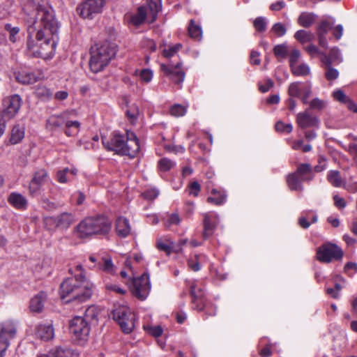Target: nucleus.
<instances>
[{
	"label": "nucleus",
	"instance_id": "36",
	"mask_svg": "<svg viewBox=\"0 0 357 357\" xmlns=\"http://www.w3.org/2000/svg\"><path fill=\"white\" fill-rule=\"evenodd\" d=\"M35 95L43 100H48L52 96V92L45 86H37L34 91Z\"/></svg>",
	"mask_w": 357,
	"mask_h": 357
},
{
	"label": "nucleus",
	"instance_id": "23",
	"mask_svg": "<svg viewBox=\"0 0 357 357\" xmlns=\"http://www.w3.org/2000/svg\"><path fill=\"white\" fill-rule=\"evenodd\" d=\"M8 202L17 209L24 210L27 206V199L18 192H11L8 197Z\"/></svg>",
	"mask_w": 357,
	"mask_h": 357
},
{
	"label": "nucleus",
	"instance_id": "42",
	"mask_svg": "<svg viewBox=\"0 0 357 357\" xmlns=\"http://www.w3.org/2000/svg\"><path fill=\"white\" fill-rule=\"evenodd\" d=\"M102 263H98V268L108 273H114V266L111 258H102Z\"/></svg>",
	"mask_w": 357,
	"mask_h": 357
},
{
	"label": "nucleus",
	"instance_id": "38",
	"mask_svg": "<svg viewBox=\"0 0 357 357\" xmlns=\"http://www.w3.org/2000/svg\"><path fill=\"white\" fill-rule=\"evenodd\" d=\"M291 70L296 76H306L310 73V68L306 63L296 64L291 68Z\"/></svg>",
	"mask_w": 357,
	"mask_h": 357
},
{
	"label": "nucleus",
	"instance_id": "28",
	"mask_svg": "<svg viewBox=\"0 0 357 357\" xmlns=\"http://www.w3.org/2000/svg\"><path fill=\"white\" fill-rule=\"evenodd\" d=\"M317 17L312 13L303 12L298 18V23L303 27L308 28L314 23Z\"/></svg>",
	"mask_w": 357,
	"mask_h": 357
},
{
	"label": "nucleus",
	"instance_id": "37",
	"mask_svg": "<svg viewBox=\"0 0 357 357\" xmlns=\"http://www.w3.org/2000/svg\"><path fill=\"white\" fill-rule=\"evenodd\" d=\"M323 55H325L329 60L330 63H340L342 61L340 51L337 47H333L330 50L329 54L321 53V60L323 59Z\"/></svg>",
	"mask_w": 357,
	"mask_h": 357
},
{
	"label": "nucleus",
	"instance_id": "11",
	"mask_svg": "<svg viewBox=\"0 0 357 357\" xmlns=\"http://www.w3.org/2000/svg\"><path fill=\"white\" fill-rule=\"evenodd\" d=\"M130 290L134 296L141 301L145 300L151 290L149 274L145 273L140 277L133 279Z\"/></svg>",
	"mask_w": 357,
	"mask_h": 357
},
{
	"label": "nucleus",
	"instance_id": "59",
	"mask_svg": "<svg viewBox=\"0 0 357 357\" xmlns=\"http://www.w3.org/2000/svg\"><path fill=\"white\" fill-rule=\"evenodd\" d=\"M301 56L299 50L294 49L291 51L289 56V66L290 68L298 64V59Z\"/></svg>",
	"mask_w": 357,
	"mask_h": 357
},
{
	"label": "nucleus",
	"instance_id": "49",
	"mask_svg": "<svg viewBox=\"0 0 357 357\" xmlns=\"http://www.w3.org/2000/svg\"><path fill=\"white\" fill-rule=\"evenodd\" d=\"M158 165L160 170L166 172L174 167L175 162L168 158H164L159 160Z\"/></svg>",
	"mask_w": 357,
	"mask_h": 357
},
{
	"label": "nucleus",
	"instance_id": "33",
	"mask_svg": "<svg viewBox=\"0 0 357 357\" xmlns=\"http://www.w3.org/2000/svg\"><path fill=\"white\" fill-rule=\"evenodd\" d=\"M294 38L299 43L304 44L312 41L314 39V35L310 31L301 29L295 33Z\"/></svg>",
	"mask_w": 357,
	"mask_h": 357
},
{
	"label": "nucleus",
	"instance_id": "21",
	"mask_svg": "<svg viewBox=\"0 0 357 357\" xmlns=\"http://www.w3.org/2000/svg\"><path fill=\"white\" fill-rule=\"evenodd\" d=\"M146 10L148 18L150 23L153 22L158 16V14L162 9L161 0H147Z\"/></svg>",
	"mask_w": 357,
	"mask_h": 357
},
{
	"label": "nucleus",
	"instance_id": "50",
	"mask_svg": "<svg viewBox=\"0 0 357 357\" xmlns=\"http://www.w3.org/2000/svg\"><path fill=\"white\" fill-rule=\"evenodd\" d=\"M273 52L277 57L285 58L288 53L287 47L284 44L277 45L273 49Z\"/></svg>",
	"mask_w": 357,
	"mask_h": 357
},
{
	"label": "nucleus",
	"instance_id": "52",
	"mask_svg": "<svg viewBox=\"0 0 357 357\" xmlns=\"http://www.w3.org/2000/svg\"><path fill=\"white\" fill-rule=\"evenodd\" d=\"M41 204L43 208L47 211H54L59 207V204L54 202L50 200L47 197H43Z\"/></svg>",
	"mask_w": 357,
	"mask_h": 357
},
{
	"label": "nucleus",
	"instance_id": "19",
	"mask_svg": "<svg viewBox=\"0 0 357 357\" xmlns=\"http://www.w3.org/2000/svg\"><path fill=\"white\" fill-rule=\"evenodd\" d=\"M296 121L298 126L303 129L317 127L319 123L318 118L311 115L307 109L297 114Z\"/></svg>",
	"mask_w": 357,
	"mask_h": 357
},
{
	"label": "nucleus",
	"instance_id": "32",
	"mask_svg": "<svg viewBox=\"0 0 357 357\" xmlns=\"http://www.w3.org/2000/svg\"><path fill=\"white\" fill-rule=\"evenodd\" d=\"M4 29L8 33L9 40L15 43L20 39V29L18 26H13L10 24H6L4 26Z\"/></svg>",
	"mask_w": 357,
	"mask_h": 357
},
{
	"label": "nucleus",
	"instance_id": "14",
	"mask_svg": "<svg viewBox=\"0 0 357 357\" xmlns=\"http://www.w3.org/2000/svg\"><path fill=\"white\" fill-rule=\"evenodd\" d=\"M182 63L177 62L176 64L162 63L160 69L174 83L181 88V84L184 81L185 73L181 68Z\"/></svg>",
	"mask_w": 357,
	"mask_h": 357
},
{
	"label": "nucleus",
	"instance_id": "1",
	"mask_svg": "<svg viewBox=\"0 0 357 357\" xmlns=\"http://www.w3.org/2000/svg\"><path fill=\"white\" fill-rule=\"evenodd\" d=\"M26 26V54L33 57H52L58 42L59 23L45 0H28L22 7Z\"/></svg>",
	"mask_w": 357,
	"mask_h": 357
},
{
	"label": "nucleus",
	"instance_id": "17",
	"mask_svg": "<svg viewBox=\"0 0 357 357\" xmlns=\"http://www.w3.org/2000/svg\"><path fill=\"white\" fill-rule=\"evenodd\" d=\"M112 314L113 319L118 322L123 333L128 334L132 331L134 324L130 318L131 314L127 308L116 309Z\"/></svg>",
	"mask_w": 357,
	"mask_h": 357
},
{
	"label": "nucleus",
	"instance_id": "40",
	"mask_svg": "<svg viewBox=\"0 0 357 357\" xmlns=\"http://www.w3.org/2000/svg\"><path fill=\"white\" fill-rule=\"evenodd\" d=\"M50 357H77L70 349L58 347L50 352Z\"/></svg>",
	"mask_w": 357,
	"mask_h": 357
},
{
	"label": "nucleus",
	"instance_id": "61",
	"mask_svg": "<svg viewBox=\"0 0 357 357\" xmlns=\"http://www.w3.org/2000/svg\"><path fill=\"white\" fill-rule=\"evenodd\" d=\"M272 30L278 36H284L287 31L284 26L280 22L273 24Z\"/></svg>",
	"mask_w": 357,
	"mask_h": 357
},
{
	"label": "nucleus",
	"instance_id": "18",
	"mask_svg": "<svg viewBox=\"0 0 357 357\" xmlns=\"http://www.w3.org/2000/svg\"><path fill=\"white\" fill-rule=\"evenodd\" d=\"M204 216V231L203 237L206 239L211 236L219 221L218 215L214 213H206Z\"/></svg>",
	"mask_w": 357,
	"mask_h": 357
},
{
	"label": "nucleus",
	"instance_id": "25",
	"mask_svg": "<svg viewBox=\"0 0 357 357\" xmlns=\"http://www.w3.org/2000/svg\"><path fill=\"white\" fill-rule=\"evenodd\" d=\"M211 196L207 198V202L216 206L223 204L227 199V194L225 190L213 188L211 192Z\"/></svg>",
	"mask_w": 357,
	"mask_h": 357
},
{
	"label": "nucleus",
	"instance_id": "44",
	"mask_svg": "<svg viewBox=\"0 0 357 357\" xmlns=\"http://www.w3.org/2000/svg\"><path fill=\"white\" fill-rule=\"evenodd\" d=\"M169 241L159 240L157 241L156 247L158 250L165 252L167 255H169L173 252V247H172Z\"/></svg>",
	"mask_w": 357,
	"mask_h": 357
},
{
	"label": "nucleus",
	"instance_id": "39",
	"mask_svg": "<svg viewBox=\"0 0 357 357\" xmlns=\"http://www.w3.org/2000/svg\"><path fill=\"white\" fill-rule=\"evenodd\" d=\"M65 126L66 127L65 133L67 136L70 137L75 135L78 132L80 124L77 121H66Z\"/></svg>",
	"mask_w": 357,
	"mask_h": 357
},
{
	"label": "nucleus",
	"instance_id": "60",
	"mask_svg": "<svg viewBox=\"0 0 357 357\" xmlns=\"http://www.w3.org/2000/svg\"><path fill=\"white\" fill-rule=\"evenodd\" d=\"M344 272L349 276L357 273V264L354 262H348L345 264L344 268Z\"/></svg>",
	"mask_w": 357,
	"mask_h": 357
},
{
	"label": "nucleus",
	"instance_id": "48",
	"mask_svg": "<svg viewBox=\"0 0 357 357\" xmlns=\"http://www.w3.org/2000/svg\"><path fill=\"white\" fill-rule=\"evenodd\" d=\"M253 26L257 31L264 32L267 26L266 19L264 17H257L253 22Z\"/></svg>",
	"mask_w": 357,
	"mask_h": 357
},
{
	"label": "nucleus",
	"instance_id": "3",
	"mask_svg": "<svg viewBox=\"0 0 357 357\" xmlns=\"http://www.w3.org/2000/svg\"><path fill=\"white\" fill-rule=\"evenodd\" d=\"M102 142L107 150L130 158H134L140 148L136 135L129 131L126 135L114 132L110 139L102 137Z\"/></svg>",
	"mask_w": 357,
	"mask_h": 357
},
{
	"label": "nucleus",
	"instance_id": "63",
	"mask_svg": "<svg viewBox=\"0 0 357 357\" xmlns=\"http://www.w3.org/2000/svg\"><path fill=\"white\" fill-rule=\"evenodd\" d=\"M105 289L108 291H114L119 294H124L126 292V291L119 285L109 282L105 284Z\"/></svg>",
	"mask_w": 357,
	"mask_h": 357
},
{
	"label": "nucleus",
	"instance_id": "15",
	"mask_svg": "<svg viewBox=\"0 0 357 357\" xmlns=\"http://www.w3.org/2000/svg\"><path fill=\"white\" fill-rule=\"evenodd\" d=\"M105 0H86L78 8L83 18L92 19L93 15L102 12Z\"/></svg>",
	"mask_w": 357,
	"mask_h": 357
},
{
	"label": "nucleus",
	"instance_id": "2",
	"mask_svg": "<svg viewBox=\"0 0 357 357\" xmlns=\"http://www.w3.org/2000/svg\"><path fill=\"white\" fill-rule=\"evenodd\" d=\"M95 289V285L84 275L80 280L77 275L64 280L60 285V296L65 303L89 300Z\"/></svg>",
	"mask_w": 357,
	"mask_h": 357
},
{
	"label": "nucleus",
	"instance_id": "29",
	"mask_svg": "<svg viewBox=\"0 0 357 357\" xmlns=\"http://www.w3.org/2000/svg\"><path fill=\"white\" fill-rule=\"evenodd\" d=\"M146 17L148 18V13L146 6H140L138 8L137 13L130 17V22L138 26L142 24Z\"/></svg>",
	"mask_w": 357,
	"mask_h": 357
},
{
	"label": "nucleus",
	"instance_id": "10",
	"mask_svg": "<svg viewBox=\"0 0 357 357\" xmlns=\"http://www.w3.org/2000/svg\"><path fill=\"white\" fill-rule=\"evenodd\" d=\"M17 334L15 324L6 320L0 324V357H4L6 351L10 345V340Z\"/></svg>",
	"mask_w": 357,
	"mask_h": 357
},
{
	"label": "nucleus",
	"instance_id": "26",
	"mask_svg": "<svg viewBox=\"0 0 357 357\" xmlns=\"http://www.w3.org/2000/svg\"><path fill=\"white\" fill-rule=\"evenodd\" d=\"M116 234L123 238L128 236L130 233V226L128 219L119 217L116 221Z\"/></svg>",
	"mask_w": 357,
	"mask_h": 357
},
{
	"label": "nucleus",
	"instance_id": "45",
	"mask_svg": "<svg viewBox=\"0 0 357 357\" xmlns=\"http://www.w3.org/2000/svg\"><path fill=\"white\" fill-rule=\"evenodd\" d=\"M309 105L311 109L321 111L326 107V102L318 98H315L309 102Z\"/></svg>",
	"mask_w": 357,
	"mask_h": 357
},
{
	"label": "nucleus",
	"instance_id": "30",
	"mask_svg": "<svg viewBox=\"0 0 357 357\" xmlns=\"http://www.w3.org/2000/svg\"><path fill=\"white\" fill-rule=\"evenodd\" d=\"M24 137V127L22 125H15L11 131L10 141L13 144L19 143Z\"/></svg>",
	"mask_w": 357,
	"mask_h": 357
},
{
	"label": "nucleus",
	"instance_id": "41",
	"mask_svg": "<svg viewBox=\"0 0 357 357\" xmlns=\"http://www.w3.org/2000/svg\"><path fill=\"white\" fill-rule=\"evenodd\" d=\"M189 35L191 38L195 40H200L202 35V31L199 26L195 24L194 20H190V24L188 27Z\"/></svg>",
	"mask_w": 357,
	"mask_h": 357
},
{
	"label": "nucleus",
	"instance_id": "22",
	"mask_svg": "<svg viewBox=\"0 0 357 357\" xmlns=\"http://www.w3.org/2000/svg\"><path fill=\"white\" fill-rule=\"evenodd\" d=\"M321 67L328 81L335 80L339 77L338 70L332 66V63H330L328 59L325 55H323V59H321Z\"/></svg>",
	"mask_w": 357,
	"mask_h": 357
},
{
	"label": "nucleus",
	"instance_id": "55",
	"mask_svg": "<svg viewBox=\"0 0 357 357\" xmlns=\"http://www.w3.org/2000/svg\"><path fill=\"white\" fill-rule=\"evenodd\" d=\"M201 191V186L197 181L192 182L188 188V192L190 195L197 197Z\"/></svg>",
	"mask_w": 357,
	"mask_h": 357
},
{
	"label": "nucleus",
	"instance_id": "31",
	"mask_svg": "<svg viewBox=\"0 0 357 357\" xmlns=\"http://www.w3.org/2000/svg\"><path fill=\"white\" fill-rule=\"evenodd\" d=\"M328 181L334 187L340 188L342 187L344 181L340 176V174L337 170H331L327 174Z\"/></svg>",
	"mask_w": 357,
	"mask_h": 357
},
{
	"label": "nucleus",
	"instance_id": "27",
	"mask_svg": "<svg viewBox=\"0 0 357 357\" xmlns=\"http://www.w3.org/2000/svg\"><path fill=\"white\" fill-rule=\"evenodd\" d=\"M15 78L18 82L23 84H31L37 81V77L33 73L26 70L19 72Z\"/></svg>",
	"mask_w": 357,
	"mask_h": 357
},
{
	"label": "nucleus",
	"instance_id": "35",
	"mask_svg": "<svg viewBox=\"0 0 357 357\" xmlns=\"http://www.w3.org/2000/svg\"><path fill=\"white\" fill-rule=\"evenodd\" d=\"M31 180L36 183L37 184L42 186L46 182L50 181V178L48 176L47 171L44 169H40L34 173Z\"/></svg>",
	"mask_w": 357,
	"mask_h": 357
},
{
	"label": "nucleus",
	"instance_id": "43",
	"mask_svg": "<svg viewBox=\"0 0 357 357\" xmlns=\"http://www.w3.org/2000/svg\"><path fill=\"white\" fill-rule=\"evenodd\" d=\"M65 122L61 116H54L47 121V126L50 129H54L62 126Z\"/></svg>",
	"mask_w": 357,
	"mask_h": 357
},
{
	"label": "nucleus",
	"instance_id": "8",
	"mask_svg": "<svg viewBox=\"0 0 357 357\" xmlns=\"http://www.w3.org/2000/svg\"><path fill=\"white\" fill-rule=\"evenodd\" d=\"M69 330L73 338L78 341L79 344H82L86 341L89 335L90 326L84 318L76 316L70 320Z\"/></svg>",
	"mask_w": 357,
	"mask_h": 357
},
{
	"label": "nucleus",
	"instance_id": "6",
	"mask_svg": "<svg viewBox=\"0 0 357 357\" xmlns=\"http://www.w3.org/2000/svg\"><path fill=\"white\" fill-rule=\"evenodd\" d=\"M311 166L309 164H301L296 172L287 176V183L291 190L302 191L303 186L302 183L305 181H311L312 176Z\"/></svg>",
	"mask_w": 357,
	"mask_h": 357
},
{
	"label": "nucleus",
	"instance_id": "56",
	"mask_svg": "<svg viewBox=\"0 0 357 357\" xmlns=\"http://www.w3.org/2000/svg\"><path fill=\"white\" fill-rule=\"evenodd\" d=\"M333 96L337 101L344 104H347V102H349L350 99L341 89L333 91Z\"/></svg>",
	"mask_w": 357,
	"mask_h": 357
},
{
	"label": "nucleus",
	"instance_id": "46",
	"mask_svg": "<svg viewBox=\"0 0 357 357\" xmlns=\"http://www.w3.org/2000/svg\"><path fill=\"white\" fill-rule=\"evenodd\" d=\"M333 23H331L328 20H322L317 28V34L326 35L328 31L332 28Z\"/></svg>",
	"mask_w": 357,
	"mask_h": 357
},
{
	"label": "nucleus",
	"instance_id": "13",
	"mask_svg": "<svg viewBox=\"0 0 357 357\" xmlns=\"http://www.w3.org/2000/svg\"><path fill=\"white\" fill-rule=\"evenodd\" d=\"M288 94L290 97L300 98L303 104H307L312 94V84L310 82H292L289 86Z\"/></svg>",
	"mask_w": 357,
	"mask_h": 357
},
{
	"label": "nucleus",
	"instance_id": "62",
	"mask_svg": "<svg viewBox=\"0 0 357 357\" xmlns=\"http://www.w3.org/2000/svg\"><path fill=\"white\" fill-rule=\"evenodd\" d=\"M181 222V218L178 213H172L166 222V225L167 227H170L172 225H178Z\"/></svg>",
	"mask_w": 357,
	"mask_h": 357
},
{
	"label": "nucleus",
	"instance_id": "58",
	"mask_svg": "<svg viewBox=\"0 0 357 357\" xmlns=\"http://www.w3.org/2000/svg\"><path fill=\"white\" fill-rule=\"evenodd\" d=\"M159 195V191L156 188H152L145 190L142 194V197L147 200H153Z\"/></svg>",
	"mask_w": 357,
	"mask_h": 357
},
{
	"label": "nucleus",
	"instance_id": "24",
	"mask_svg": "<svg viewBox=\"0 0 357 357\" xmlns=\"http://www.w3.org/2000/svg\"><path fill=\"white\" fill-rule=\"evenodd\" d=\"M46 298L47 295L45 292H39L31 299L30 310L34 312H40L43 310Z\"/></svg>",
	"mask_w": 357,
	"mask_h": 357
},
{
	"label": "nucleus",
	"instance_id": "12",
	"mask_svg": "<svg viewBox=\"0 0 357 357\" xmlns=\"http://www.w3.org/2000/svg\"><path fill=\"white\" fill-rule=\"evenodd\" d=\"M75 220V215L72 213L64 212L56 216L45 218V224L50 230H54L56 228L66 229Z\"/></svg>",
	"mask_w": 357,
	"mask_h": 357
},
{
	"label": "nucleus",
	"instance_id": "51",
	"mask_svg": "<svg viewBox=\"0 0 357 357\" xmlns=\"http://www.w3.org/2000/svg\"><path fill=\"white\" fill-rule=\"evenodd\" d=\"M186 112V108L181 105L176 104L170 108V113L174 116H182Z\"/></svg>",
	"mask_w": 357,
	"mask_h": 357
},
{
	"label": "nucleus",
	"instance_id": "53",
	"mask_svg": "<svg viewBox=\"0 0 357 357\" xmlns=\"http://www.w3.org/2000/svg\"><path fill=\"white\" fill-rule=\"evenodd\" d=\"M140 79L145 82L149 83L152 80L153 72L150 69L146 68L140 70L139 73Z\"/></svg>",
	"mask_w": 357,
	"mask_h": 357
},
{
	"label": "nucleus",
	"instance_id": "4",
	"mask_svg": "<svg viewBox=\"0 0 357 357\" xmlns=\"http://www.w3.org/2000/svg\"><path fill=\"white\" fill-rule=\"evenodd\" d=\"M112 222L105 215L91 216L84 218L75 228V232L79 238L93 235H105L111 229Z\"/></svg>",
	"mask_w": 357,
	"mask_h": 357
},
{
	"label": "nucleus",
	"instance_id": "7",
	"mask_svg": "<svg viewBox=\"0 0 357 357\" xmlns=\"http://www.w3.org/2000/svg\"><path fill=\"white\" fill-rule=\"evenodd\" d=\"M190 293L195 308L199 311L206 310V313L210 316L215 314V309L208 310V305L205 298L204 287L199 284L198 282H194L191 284Z\"/></svg>",
	"mask_w": 357,
	"mask_h": 357
},
{
	"label": "nucleus",
	"instance_id": "54",
	"mask_svg": "<svg viewBox=\"0 0 357 357\" xmlns=\"http://www.w3.org/2000/svg\"><path fill=\"white\" fill-rule=\"evenodd\" d=\"M275 128L278 132H284L287 133H290L293 130V126L291 123L285 124L280 121L276 123Z\"/></svg>",
	"mask_w": 357,
	"mask_h": 357
},
{
	"label": "nucleus",
	"instance_id": "34",
	"mask_svg": "<svg viewBox=\"0 0 357 357\" xmlns=\"http://www.w3.org/2000/svg\"><path fill=\"white\" fill-rule=\"evenodd\" d=\"M75 169H71L66 167L57 171L56 179L60 183H66L69 181V175H75Z\"/></svg>",
	"mask_w": 357,
	"mask_h": 357
},
{
	"label": "nucleus",
	"instance_id": "20",
	"mask_svg": "<svg viewBox=\"0 0 357 357\" xmlns=\"http://www.w3.org/2000/svg\"><path fill=\"white\" fill-rule=\"evenodd\" d=\"M35 335L42 340L48 341L54 337V328L51 324H39L36 328Z\"/></svg>",
	"mask_w": 357,
	"mask_h": 357
},
{
	"label": "nucleus",
	"instance_id": "16",
	"mask_svg": "<svg viewBox=\"0 0 357 357\" xmlns=\"http://www.w3.org/2000/svg\"><path fill=\"white\" fill-rule=\"evenodd\" d=\"M22 104V98L17 94L8 97L3 100L4 109L1 117L6 120L13 118L18 112Z\"/></svg>",
	"mask_w": 357,
	"mask_h": 357
},
{
	"label": "nucleus",
	"instance_id": "5",
	"mask_svg": "<svg viewBox=\"0 0 357 357\" xmlns=\"http://www.w3.org/2000/svg\"><path fill=\"white\" fill-rule=\"evenodd\" d=\"M116 53V45L108 41L91 47L89 61L91 70L95 73L102 70L115 56Z\"/></svg>",
	"mask_w": 357,
	"mask_h": 357
},
{
	"label": "nucleus",
	"instance_id": "64",
	"mask_svg": "<svg viewBox=\"0 0 357 357\" xmlns=\"http://www.w3.org/2000/svg\"><path fill=\"white\" fill-rule=\"evenodd\" d=\"M274 85V82L271 79H266L264 84H259V89L262 93L267 92Z\"/></svg>",
	"mask_w": 357,
	"mask_h": 357
},
{
	"label": "nucleus",
	"instance_id": "47",
	"mask_svg": "<svg viewBox=\"0 0 357 357\" xmlns=\"http://www.w3.org/2000/svg\"><path fill=\"white\" fill-rule=\"evenodd\" d=\"M181 47L182 45L181 43L175 44L172 46L169 47L168 49H165L162 51V55L167 59L173 57L177 54L178 51Z\"/></svg>",
	"mask_w": 357,
	"mask_h": 357
},
{
	"label": "nucleus",
	"instance_id": "57",
	"mask_svg": "<svg viewBox=\"0 0 357 357\" xmlns=\"http://www.w3.org/2000/svg\"><path fill=\"white\" fill-rule=\"evenodd\" d=\"M40 185L33 181L32 180L29 183V193L31 197H37L40 193Z\"/></svg>",
	"mask_w": 357,
	"mask_h": 357
},
{
	"label": "nucleus",
	"instance_id": "9",
	"mask_svg": "<svg viewBox=\"0 0 357 357\" xmlns=\"http://www.w3.org/2000/svg\"><path fill=\"white\" fill-rule=\"evenodd\" d=\"M344 255L342 250L336 244L325 243L317 250V259L322 263L340 260Z\"/></svg>",
	"mask_w": 357,
	"mask_h": 357
}]
</instances>
